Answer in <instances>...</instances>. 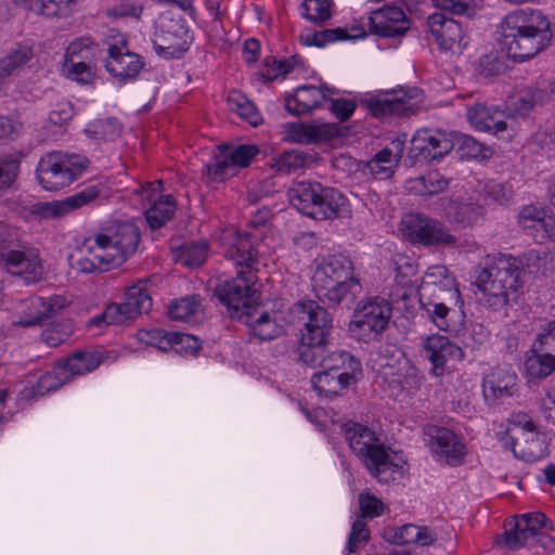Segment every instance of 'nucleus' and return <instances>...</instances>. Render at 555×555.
I'll list each match as a JSON object with an SVG mask.
<instances>
[{"label":"nucleus","instance_id":"obj_35","mask_svg":"<svg viewBox=\"0 0 555 555\" xmlns=\"http://www.w3.org/2000/svg\"><path fill=\"white\" fill-rule=\"evenodd\" d=\"M191 43L190 30L178 29L177 39L160 33L154 40V50L164 59H179L189 50Z\"/></svg>","mask_w":555,"mask_h":555},{"label":"nucleus","instance_id":"obj_50","mask_svg":"<svg viewBox=\"0 0 555 555\" xmlns=\"http://www.w3.org/2000/svg\"><path fill=\"white\" fill-rule=\"evenodd\" d=\"M418 534L420 526L406 524L399 528L387 529L384 533V537L390 543L404 545L414 543Z\"/></svg>","mask_w":555,"mask_h":555},{"label":"nucleus","instance_id":"obj_24","mask_svg":"<svg viewBox=\"0 0 555 555\" xmlns=\"http://www.w3.org/2000/svg\"><path fill=\"white\" fill-rule=\"evenodd\" d=\"M332 93L334 91L326 86H300L292 95L286 96L285 108L294 116L305 115L319 107Z\"/></svg>","mask_w":555,"mask_h":555},{"label":"nucleus","instance_id":"obj_31","mask_svg":"<svg viewBox=\"0 0 555 555\" xmlns=\"http://www.w3.org/2000/svg\"><path fill=\"white\" fill-rule=\"evenodd\" d=\"M433 292L443 294L449 297V301L460 300V291L455 287V281L448 275V269L444 266L430 267L421 285L420 294L430 295Z\"/></svg>","mask_w":555,"mask_h":555},{"label":"nucleus","instance_id":"obj_48","mask_svg":"<svg viewBox=\"0 0 555 555\" xmlns=\"http://www.w3.org/2000/svg\"><path fill=\"white\" fill-rule=\"evenodd\" d=\"M198 307V296H189L173 301L168 313L171 320L186 321L196 313Z\"/></svg>","mask_w":555,"mask_h":555},{"label":"nucleus","instance_id":"obj_28","mask_svg":"<svg viewBox=\"0 0 555 555\" xmlns=\"http://www.w3.org/2000/svg\"><path fill=\"white\" fill-rule=\"evenodd\" d=\"M106 234L120 264L138 250L141 235L139 228L134 223H119L113 231Z\"/></svg>","mask_w":555,"mask_h":555},{"label":"nucleus","instance_id":"obj_56","mask_svg":"<svg viewBox=\"0 0 555 555\" xmlns=\"http://www.w3.org/2000/svg\"><path fill=\"white\" fill-rule=\"evenodd\" d=\"M441 11L456 15H470L474 11V0H433Z\"/></svg>","mask_w":555,"mask_h":555},{"label":"nucleus","instance_id":"obj_26","mask_svg":"<svg viewBox=\"0 0 555 555\" xmlns=\"http://www.w3.org/2000/svg\"><path fill=\"white\" fill-rule=\"evenodd\" d=\"M449 297L443 294L433 292L430 295L420 294V305L426 315L431 322L441 331L453 332L455 331V323L451 320V314L454 311L450 308Z\"/></svg>","mask_w":555,"mask_h":555},{"label":"nucleus","instance_id":"obj_17","mask_svg":"<svg viewBox=\"0 0 555 555\" xmlns=\"http://www.w3.org/2000/svg\"><path fill=\"white\" fill-rule=\"evenodd\" d=\"M453 149V134H447L442 131L420 130L411 140L408 156L412 164L417 162L430 163L440 160Z\"/></svg>","mask_w":555,"mask_h":555},{"label":"nucleus","instance_id":"obj_52","mask_svg":"<svg viewBox=\"0 0 555 555\" xmlns=\"http://www.w3.org/2000/svg\"><path fill=\"white\" fill-rule=\"evenodd\" d=\"M454 147L461 152V158H478L482 155V145L473 137L453 133Z\"/></svg>","mask_w":555,"mask_h":555},{"label":"nucleus","instance_id":"obj_38","mask_svg":"<svg viewBox=\"0 0 555 555\" xmlns=\"http://www.w3.org/2000/svg\"><path fill=\"white\" fill-rule=\"evenodd\" d=\"M515 375L495 372L487 376L483 382V393L487 399L503 400L513 396Z\"/></svg>","mask_w":555,"mask_h":555},{"label":"nucleus","instance_id":"obj_19","mask_svg":"<svg viewBox=\"0 0 555 555\" xmlns=\"http://www.w3.org/2000/svg\"><path fill=\"white\" fill-rule=\"evenodd\" d=\"M162 181L147 182L142 190L143 196L152 203L145 211V219L153 230L160 229L176 212V202L171 195L160 196Z\"/></svg>","mask_w":555,"mask_h":555},{"label":"nucleus","instance_id":"obj_51","mask_svg":"<svg viewBox=\"0 0 555 555\" xmlns=\"http://www.w3.org/2000/svg\"><path fill=\"white\" fill-rule=\"evenodd\" d=\"M138 337L140 341L156 347L162 351H167L172 347L171 333H167L160 328L140 331Z\"/></svg>","mask_w":555,"mask_h":555},{"label":"nucleus","instance_id":"obj_11","mask_svg":"<svg viewBox=\"0 0 555 555\" xmlns=\"http://www.w3.org/2000/svg\"><path fill=\"white\" fill-rule=\"evenodd\" d=\"M402 232L411 243L424 246L452 247L462 249L464 244L453 235L448 227L422 214H410L402 220Z\"/></svg>","mask_w":555,"mask_h":555},{"label":"nucleus","instance_id":"obj_32","mask_svg":"<svg viewBox=\"0 0 555 555\" xmlns=\"http://www.w3.org/2000/svg\"><path fill=\"white\" fill-rule=\"evenodd\" d=\"M258 310L259 304L256 305V311L246 312L244 319L241 320L249 327L251 334L259 340H271L282 335L283 326L276 322L275 318L268 312Z\"/></svg>","mask_w":555,"mask_h":555},{"label":"nucleus","instance_id":"obj_29","mask_svg":"<svg viewBox=\"0 0 555 555\" xmlns=\"http://www.w3.org/2000/svg\"><path fill=\"white\" fill-rule=\"evenodd\" d=\"M466 117L469 124L479 131L492 132L499 135L507 129L504 113L481 103L467 107Z\"/></svg>","mask_w":555,"mask_h":555},{"label":"nucleus","instance_id":"obj_60","mask_svg":"<svg viewBox=\"0 0 555 555\" xmlns=\"http://www.w3.org/2000/svg\"><path fill=\"white\" fill-rule=\"evenodd\" d=\"M103 324L105 325H121L124 324L121 317L119 315L117 304H111L106 307L103 313L92 318L88 325L100 327Z\"/></svg>","mask_w":555,"mask_h":555},{"label":"nucleus","instance_id":"obj_5","mask_svg":"<svg viewBox=\"0 0 555 555\" xmlns=\"http://www.w3.org/2000/svg\"><path fill=\"white\" fill-rule=\"evenodd\" d=\"M289 311L304 325L296 349L298 361L301 363L320 362L323 359L324 350H328L333 328L331 313L311 299L295 302Z\"/></svg>","mask_w":555,"mask_h":555},{"label":"nucleus","instance_id":"obj_36","mask_svg":"<svg viewBox=\"0 0 555 555\" xmlns=\"http://www.w3.org/2000/svg\"><path fill=\"white\" fill-rule=\"evenodd\" d=\"M527 519H521L520 517H516L513 528L506 530L504 533L505 544L511 550H516L521 546H534L540 543L544 547L547 546V542H545L542 538L533 532V529L529 527Z\"/></svg>","mask_w":555,"mask_h":555},{"label":"nucleus","instance_id":"obj_2","mask_svg":"<svg viewBox=\"0 0 555 555\" xmlns=\"http://www.w3.org/2000/svg\"><path fill=\"white\" fill-rule=\"evenodd\" d=\"M501 37L502 44L513 60H529L551 42V24L541 11L518 9L505 16L501 25Z\"/></svg>","mask_w":555,"mask_h":555},{"label":"nucleus","instance_id":"obj_42","mask_svg":"<svg viewBox=\"0 0 555 555\" xmlns=\"http://www.w3.org/2000/svg\"><path fill=\"white\" fill-rule=\"evenodd\" d=\"M395 281L404 289H415L417 287V266L409 257L397 255L393 258Z\"/></svg>","mask_w":555,"mask_h":555},{"label":"nucleus","instance_id":"obj_58","mask_svg":"<svg viewBox=\"0 0 555 555\" xmlns=\"http://www.w3.org/2000/svg\"><path fill=\"white\" fill-rule=\"evenodd\" d=\"M171 339L172 347L170 349H175L177 353L184 351L185 353L193 354L201 347L198 339L190 334L171 333Z\"/></svg>","mask_w":555,"mask_h":555},{"label":"nucleus","instance_id":"obj_14","mask_svg":"<svg viewBox=\"0 0 555 555\" xmlns=\"http://www.w3.org/2000/svg\"><path fill=\"white\" fill-rule=\"evenodd\" d=\"M258 152L257 146L249 144L238 146L230 144L219 145L218 153L205 166L207 179L214 182H222L234 177L238 168L249 166Z\"/></svg>","mask_w":555,"mask_h":555},{"label":"nucleus","instance_id":"obj_44","mask_svg":"<svg viewBox=\"0 0 555 555\" xmlns=\"http://www.w3.org/2000/svg\"><path fill=\"white\" fill-rule=\"evenodd\" d=\"M206 242L185 243L178 249L177 258L185 267H199L207 258Z\"/></svg>","mask_w":555,"mask_h":555},{"label":"nucleus","instance_id":"obj_33","mask_svg":"<svg viewBox=\"0 0 555 555\" xmlns=\"http://www.w3.org/2000/svg\"><path fill=\"white\" fill-rule=\"evenodd\" d=\"M83 246L91 256V261L98 266L99 271H107L109 268L120 266L106 233L87 238Z\"/></svg>","mask_w":555,"mask_h":555},{"label":"nucleus","instance_id":"obj_39","mask_svg":"<svg viewBox=\"0 0 555 555\" xmlns=\"http://www.w3.org/2000/svg\"><path fill=\"white\" fill-rule=\"evenodd\" d=\"M332 135V130L327 126L291 124L287 128L288 140L297 143H315L328 140Z\"/></svg>","mask_w":555,"mask_h":555},{"label":"nucleus","instance_id":"obj_63","mask_svg":"<svg viewBox=\"0 0 555 555\" xmlns=\"http://www.w3.org/2000/svg\"><path fill=\"white\" fill-rule=\"evenodd\" d=\"M357 104L352 100L347 99H337L331 101V112L336 116L340 121L348 120L353 114Z\"/></svg>","mask_w":555,"mask_h":555},{"label":"nucleus","instance_id":"obj_18","mask_svg":"<svg viewBox=\"0 0 555 555\" xmlns=\"http://www.w3.org/2000/svg\"><path fill=\"white\" fill-rule=\"evenodd\" d=\"M427 24L440 50L461 53L466 47L463 29L456 21L443 13H434L428 17Z\"/></svg>","mask_w":555,"mask_h":555},{"label":"nucleus","instance_id":"obj_64","mask_svg":"<svg viewBox=\"0 0 555 555\" xmlns=\"http://www.w3.org/2000/svg\"><path fill=\"white\" fill-rule=\"evenodd\" d=\"M531 229L537 232V237L540 240H552L555 241V219L545 215L540 221L535 222V224H531Z\"/></svg>","mask_w":555,"mask_h":555},{"label":"nucleus","instance_id":"obj_20","mask_svg":"<svg viewBox=\"0 0 555 555\" xmlns=\"http://www.w3.org/2000/svg\"><path fill=\"white\" fill-rule=\"evenodd\" d=\"M447 220L461 228H473L485 219L486 209L472 197H450L441 199Z\"/></svg>","mask_w":555,"mask_h":555},{"label":"nucleus","instance_id":"obj_23","mask_svg":"<svg viewBox=\"0 0 555 555\" xmlns=\"http://www.w3.org/2000/svg\"><path fill=\"white\" fill-rule=\"evenodd\" d=\"M370 30L382 37H398L410 28L404 12L396 5H386L369 16Z\"/></svg>","mask_w":555,"mask_h":555},{"label":"nucleus","instance_id":"obj_30","mask_svg":"<svg viewBox=\"0 0 555 555\" xmlns=\"http://www.w3.org/2000/svg\"><path fill=\"white\" fill-rule=\"evenodd\" d=\"M124 324L132 321L152 308V298L145 283H138L127 288L125 301L117 304Z\"/></svg>","mask_w":555,"mask_h":555},{"label":"nucleus","instance_id":"obj_15","mask_svg":"<svg viewBox=\"0 0 555 555\" xmlns=\"http://www.w3.org/2000/svg\"><path fill=\"white\" fill-rule=\"evenodd\" d=\"M107 44L106 70L120 83L134 80L144 67L142 56L130 52L128 41L122 35H117Z\"/></svg>","mask_w":555,"mask_h":555},{"label":"nucleus","instance_id":"obj_54","mask_svg":"<svg viewBox=\"0 0 555 555\" xmlns=\"http://www.w3.org/2000/svg\"><path fill=\"white\" fill-rule=\"evenodd\" d=\"M69 376L64 374L62 370H59L53 373H46L41 375L37 382V392L43 395L44 392H49L51 390H56L63 384L68 383Z\"/></svg>","mask_w":555,"mask_h":555},{"label":"nucleus","instance_id":"obj_1","mask_svg":"<svg viewBox=\"0 0 555 555\" xmlns=\"http://www.w3.org/2000/svg\"><path fill=\"white\" fill-rule=\"evenodd\" d=\"M224 257L236 267V276L219 283L215 295L232 319L243 320L246 312L256 311L260 300L256 264L258 250L249 233L229 232L224 237Z\"/></svg>","mask_w":555,"mask_h":555},{"label":"nucleus","instance_id":"obj_21","mask_svg":"<svg viewBox=\"0 0 555 555\" xmlns=\"http://www.w3.org/2000/svg\"><path fill=\"white\" fill-rule=\"evenodd\" d=\"M52 299L31 296L20 300L12 314V325L21 327L41 326L54 312Z\"/></svg>","mask_w":555,"mask_h":555},{"label":"nucleus","instance_id":"obj_9","mask_svg":"<svg viewBox=\"0 0 555 555\" xmlns=\"http://www.w3.org/2000/svg\"><path fill=\"white\" fill-rule=\"evenodd\" d=\"M86 156L63 151H53L41 157L36 177L47 191H59L70 185L87 169Z\"/></svg>","mask_w":555,"mask_h":555},{"label":"nucleus","instance_id":"obj_55","mask_svg":"<svg viewBox=\"0 0 555 555\" xmlns=\"http://www.w3.org/2000/svg\"><path fill=\"white\" fill-rule=\"evenodd\" d=\"M482 192L486 198L500 205H506L513 198L512 189L503 183L489 182L485 185Z\"/></svg>","mask_w":555,"mask_h":555},{"label":"nucleus","instance_id":"obj_7","mask_svg":"<svg viewBox=\"0 0 555 555\" xmlns=\"http://www.w3.org/2000/svg\"><path fill=\"white\" fill-rule=\"evenodd\" d=\"M288 196L298 211L317 220L346 218L350 215L349 202L340 191L315 181L296 183L289 189Z\"/></svg>","mask_w":555,"mask_h":555},{"label":"nucleus","instance_id":"obj_59","mask_svg":"<svg viewBox=\"0 0 555 555\" xmlns=\"http://www.w3.org/2000/svg\"><path fill=\"white\" fill-rule=\"evenodd\" d=\"M506 65L496 55H486L480 59L479 62V74L486 78L501 75L505 72Z\"/></svg>","mask_w":555,"mask_h":555},{"label":"nucleus","instance_id":"obj_12","mask_svg":"<svg viewBox=\"0 0 555 555\" xmlns=\"http://www.w3.org/2000/svg\"><path fill=\"white\" fill-rule=\"evenodd\" d=\"M390 318L391 306L385 298H364L353 311L349 331L362 339L376 337L386 330Z\"/></svg>","mask_w":555,"mask_h":555},{"label":"nucleus","instance_id":"obj_8","mask_svg":"<svg viewBox=\"0 0 555 555\" xmlns=\"http://www.w3.org/2000/svg\"><path fill=\"white\" fill-rule=\"evenodd\" d=\"M322 360L305 365L322 367L310 379L312 388L325 398H336L354 385L362 377V365L359 359L347 351L331 352L324 350Z\"/></svg>","mask_w":555,"mask_h":555},{"label":"nucleus","instance_id":"obj_13","mask_svg":"<svg viewBox=\"0 0 555 555\" xmlns=\"http://www.w3.org/2000/svg\"><path fill=\"white\" fill-rule=\"evenodd\" d=\"M422 101V91L413 88L409 90H391L378 95H369L361 101V104L376 118L388 116L406 117L418 109Z\"/></svg>","mask_w":555,"mask_h":555},{"label":"nucleus","instance_id":"obj_4","mask_svg":"<svg viewBox=\"0 0 555 555\" xmlns=\"http://www.w3.org/2000/svg\"><path fill=\"white\" fill-rule=\"evenodd\" d=\"M352 261L341 255L323 259L312 275V289L319 300L332 306L350 307L362 293L360 281L353 276Z\"/></svg>","mask_w":555,"mask_h":555},{"label":"nucleus","instance_id":"obj_34","mask_svg":"<svg viewBox=\"0 0 555 555\" xmlns=\"http://www.w3.org/2000/svg\"><path fill=\"white\" fill-rule=\"evenodd\" d=\"M102 356L96 351H77L60 363L59 370L72 379L75 375L92 372L102 363Z\"/></svg>","mask_w":555,"mask_h":555},{"label":"nucleus","instance_id":"obj_47","mask_svg":"<svg viewBox=\"0 0 555 555\" xmlns=\"http://www.w3.org/2000/svg\"><path fill=\"white\" fill-rule=\"evenodd\" d=\"M332 0H304L302 16L313 23H323L331 18Z\"/></svg>","mask_w":555,"mask_h":555},{"label":"nucleus","instance_id":"obj_46","mask_svg":"<svg viewBox=\"0 0 555 555\" xmlns=\"http://www.w3.org/2000/svg\"><path fill=\"white\" fill-rule=\"evenodd\" d=\"M350 38L344 28L335 29H323L314 33H307L301 35L300 39L306 46L324 47L326 43L334 42L337 40H345Z\"/></svg>","mask_w":555,"mask_h":555},{"label":"nucleus","instance_id":"obj_25","mask_svg":"<svg viewBox=\"0 0 555 555\" xmlns=\"http://www.w3.org/2000/svg\"><path fill=\"white\" fill-rule=\"evenodd\" d=\"M393 145L398 150L396 154L391 149L385 147L376 153L369 162L359 163L358 170L365 177H371L375 180H385L392 177L402 157L403 151L401 142L393 143Z\"/></svg>","mask_w":555,"mask_h":555},{"label":"nucleus","instance_id":"obj_41","mask_svg":"<svg viewBox=\"0 0 555 555\" xmlns=\"http://www.w3.org/2000/svg\"><path fill=\"white\" fill-rule=\"evenodd\" d=\"M228 104L231 111L238 114L240 117L257 127L262 122V117L251 101L240 91L233 90L228 95Z\"/></svg>","mask_w":555,"mask_h":555},{"label":"nucleus","instance_id":"obj_27","mask_svg":"<svg viewBox=\"0 0 555 555\" xmlns=\"http://www.w3.org/2000/svg\"><path fill=\"white\" fill-rule=\"evenodd\" d=\"M423 349L435 370H443L449 360L460 361L464 356L457 345L442 335L427 336L424 339Z\"/></svg>","mask_w":555,"mask_h":555},{"label":"nucleus","instance_id":"obj_62","mask_svg":"<svg viewBox=\"0 0 555 555\" xmlns=\"http://www.w3.org/2000/svg\"><path fill=\"white\" fill-rule=\"evenodd\" d=\"M535 343L538 344V350L555 356V320L547 323L542 332L539 333Z\"/></svg>","mask_w":555,"mask_h":555},{"label":"nucleus","instance_id":"obj_22","mask_svg":"<svg viewBox=\"0 0 555 555\" xmlns=\"http://www.w3.org/2000/svg\"><path fill=\"white\" fill-rule=\"evenodd\" d=\"M102 190L100 185H90L63 201L39 203L34 207V214L44 219L63 217L100 197Z\"/></svg>","mask_w":555,"mask_h":555},{"label":"nucleus","instance_id":"obj_45","mask_svg":"<svg viewBox=\"0 0 555 555\" xmlns=\"http://www.w3.org/2000/svg\"><path fill=\"white\" fill-rule=\"evenodd\" d=\"M30 56L31 50L28 47H18L9 52L0 59V77L4 79L15 74L30 60Z\"/></svg>","mask_w":555,"mask_h":555},{"label":"nucleus","instance_id":"obj_53","mask_svg":"<svg viewBox=\"0 0 555 555\" xmlns=\"http://www.w3.org/2000/svg\"><path fill=\"white\" fill-rule=\"evenodd\" d=\"M359 506H360V515L358 517L362 518H374L382 515L384 511V503L371 493H361L359 495Z\"/></svg>","mask_w":555,"mask_h":555},{"label":"nucleus","instance_id":"obj_43","mask_svg":"<svg viewBox=\"0 0 555 555\" xmlns=\"http://www.w3.org/2000/svg\"><path fill=\"white\" fill-rule=\"evenodd\" d=\"M272 167L276 172L291 173L298 169L308 166L310 157L302 151L292 150L282 153L279 157L274 158Z\"/></svg>","mask_w":555,"mask_h":555},{"label":"nucleus","instance_id":"obj_3","mask_svg":"<svg viewBox=\"0 0 555 555\" xmlns=\"http://www.w3.org/2000/svg\"><path fill=\"white\" fill-rule=\"evenodd\" d=\"M522 269L518 261L506 255L487 257L485 267L476 269V286L485 304L494 311L515 302L522 288Z\"/></svg>","mask_w":555,"mask_h":555},{"label":"nucleus","instance_id":"obj_61","mask_svg":"<svg viewBox=\"0 0 555 555\" xmlns=\"http://www.w3.org/2000/svg\"><path fill=\"white\" fill-rule=\"evenodd\" d=\"M17 163L10 158H0V190L8 189L14 182L17 175Z\"/></svg>","mask_w":555,"mask_h":555},{"label":"nucleus","instance_id":"obj_40","mask_svg":"<svg viewBox=\"0 0 555 555\" xmlns=\"http://www.w3.org/2000/svg\"><path fill=\"white\" fill-rule=\"evenodd\" d=\"M449 186V180L438 171H430L409 181V189L420 196H431L443 192Z\"/></svg>","mask_w":555,"mask_h":555},{"label":"nucleus","instance_id":"obj_57","mask_svg":"<svg viewBox=\"0 0 555 555\" xmlns=\"http://www.w3.org/2000/svg\"><path fill=\"white\" fill-rule=\"evenodd\" d=\"M369 539V530L366 529V522L358 517L351 527L349 534L347 548L349 553H354L359 548L361 543L366 542Z\"/></svg>","mask_w":555,"mask_h":555},{"label":"nucleus","instance_id":"obj_49","mask_svg":"<svg viewBox=\"0 0 555 555\" xmlns=\"http://www.w3.org/2000/svg\"><path fill=\"white\" fill-rule=\"evenodd\" d=\"M72 0H33L30 11L48 17L65 16L69 13Z\"/></svg>","mask_w":555,"mask_h":555},{"label":"nucleus","instance_id":"obj_16","mask_svg":"<svg viewBox=\"0 0 555 555\" xmlns=\"http://www.w3.org/2000/svg\"><path fill=\"white\" fill-rule=\"evenodd\" d=\"M424 435L427 437L426 444L438 460L450 466L463 464L467 450L455 433L446 427L428 425L424 428Z\"/></svg>","mask_w":555,"mask_h":555},{"label":"nucleus","instance_id":"obj_6","mask_svg":"<svg viewBox=\"0 0 555 555\" xmlns=\"http://www.w3.org/2000/svg\"><path fill=\"white\" fill-rule=\"evenodd\" d=\"M341 429L351 451L372 477L382 483L395 479L393 474L399 466L393 463L388 448L373 430L357 423H344Z\"/></svg>","mask_w":555,"mask_h":555},{"label":"nucleus","instance_id":"obj_10","mask_svg":"<svg viewBox=\"0 0 555 555\" xmlns=\"http://www.w3.org/2000/svg\"><path fill=\"white\" fill-rule=\"evenodd\" d=\"M0 266L9 273L21 276L27 284L39 282L43 274L38 248L18 240L0 242Z\"/></svg>","mask_w":555,"mask_h":555},{"label":"nucleus","instance_id":"obj_37","mask_svg":"<svg viewBox=\"0 0 555 555\" xmlns=\"http://www.w3.org/2000/svg\"><path fill=\"white\" fill-rule=\"evenodd\" d=\"M555 371V356L550 352L538 350V344L534 341L531 354L525 361L526 376L531 379H541L547 377Z\"/></svg>","mask_w":555,"mask_h":555}]
</instances>
